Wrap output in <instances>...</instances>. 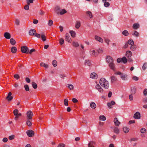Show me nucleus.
<instances>
[{
    "label": "nucleus",
    "instance_id": "1",
    "mask_svg": "<svg viewBox=\"0 0 147 147\" xmlns=\"http://www.w3.org/2000/svg\"><path fill=\"white\" fill-rule=\"evenodd\" d=\"M99 83L100 86L104 88L107 89L109 88V83L105 78H101L100 80Z\"/></svg>",
    "mask_w": 147,
    "mask_h": 147
},
{
    "label": "nucleus",
    "instance_id": "2",
    "mask_svg": "<svg viewBox=\"0 0 147 147\" xmlns=\"http://www.w3.org/2000/svg\"><path fill=\"white\" fill-rule=\"evenodd\" d=\"M21 51L23 53H28L29 49L26 46H22L21 47Z\"/></svg>",
    "mask_w": 147,
    "mask_h": 147
},
{
    "label": "nucleus",
    "instance_id": "3",
    "mask_svg": "<svg viewBox=\"0 0 147 147\" xmlns=\"http://www.w3.org/2000/svg\"><path fill=\"white\" fill-rule=\"evenodd\" d=\"M96 89L99 92L102 93L104 92L103 88L98 84H97L95 86Z\"/></svg>",
    "mask_w": 147,
    "mask_h": 147
},
{
    "label": "nucleus",
    "instance_id": "4",
    "mask_svg": "<svg viewBox=\"0 0 147 147\" xmlns=\"http://www.w3.org/2000/svg\"><path fill=\"white\" fill-rule=\"evenodd\" d=\"M106 60L107 62L108 63V64L114 62L113 59L110 56H107L106 58Z\"/></svg>",
    "mask_w": 147,
    "mask_h": 147
},
{
    "label": "nucleus",
    "instance_id": "5",
    "mask_svg": "<svg viewBox=\"0 0 147 147\" xmlns=\"http://www.w3.org/2000/svg\"><path fill=\"white\" fill-rule=\"evenodd\" d=\"M33 113L31 111H28L27 113V119H32Z\"/></svg>",
    "mask_w": 147,
    "mask_h": 147
},
{
    "label": "nucleus",
    "instance_id": "6",
    "mask_svg": "<svg viewBox=\"0 0 147 147\" xmlns=\"http://www.w3.org/2000/svg\"><path fill=\"white\" fill-rule=\"evenodd\" d=\"M26 134L29 137H32L34 135V132L32 130H30L27 131Z\"/></svg>",
    "mask_w": 147,
    "mask_h": 147
},
{
    "label": "nucleus",
    "instance_id": "7",
    "mask_svg": "<svg viewBox=\"0 0 147 147\" xmlns=\"http://www.w3.org/2000/svg\"><path fill=\"white\" fill-rule=\"evenodd\" d=\"M115 104V102L113 100H112L110 102H109L107 103V106L109 109H111L113 108L112 105Z\"/></svg>",
    "mask_w": 147,
    "mask_h": 147
},
{
    "label": "nucleus",
    "instance_id": "8",
    "mask_svg": "<svg viewBox=\"0 0 147 147\" xmlns=\"http://www.w3.org/2000/svg\"><path fill=\"white\" fill-rule=\"evenodd\" d=\"M110 68L113 71H115V65L113 62L111 63L108 64Z\"/></svg>",
    "mask_w": 147,
    "mask_h": 147
},
{
    "label": "nucleus",
    "instance_id": "9",
    "mask_svg": "<svg viewBox=\"0 0 147 147\" xmlns=\"http://www.w3.org/2000/svg\"><path fill=\"white\" fill-rule=\"evenodd\" d=\"M111 128L113 129V132L117 134H118L119 133L120 130L119 129L116 127H111Z\"/></svg>",
    "mask_w": 147,
    "mask_h": 147
},
{
    "label": "nucleus",
    "instance_id": "10",
    "mask_svg": "<svg viewBox=\"0 0 147 147\" xmlns=\"http://www.w3.org/2000/svg\"><path fill=\"white\" fill-rule=\"evenodd\" d=\"M94 38L95 40L98 41L99 42H100L101 43H102L103 42V39L98 36L96 35H95L94 37Z\"/></svg>",
    "mask_w": 147,
    "mask_h": 147
},
{
    "label": "nucleus",
    "instance_id": "11",
    "mask_svg": "<svg viewBox=\"0 0 147 147\" xmlns=\"http://www.w3.org/2000/svg\"><path fill=\"white\" fill-rule=\"evenodd\" d=\"M90 53L91 55L95 56L98 55L97 53L94 50H90Z\"/></svg>",
    "mask_w": 147,
    "mask_h": 147
},
{
    "label": "nucleus",
    "instance_id": "12",
    "mask_svg": "<svg viewBox=\"0 0 147 147\" xmlns=\"http://www.w3.org/2000/svg\"><path fill=\"white\" fill-rule=\"evenodd\" d=\"M127 75L125 74H123L120 76V77L122 80H127Z\"/></svg>",
    "mask_w": 147,
    "mask_h": 147
},
{
    "label": "nucleus",
    "instance_id": "13",
    "mask_svg": "<svg viewBox=\"0 0 147 147\" xmlns=\"http://www.w3.org/2000/svg\"><path fill=\"white\" fill-rule=\"evenodd\" d=\"M90 77L91 78L95 79L97 78V75L96 73L93 72L91 74Z\"/></svg>",
    "mask_w": 147,
    "mask_h": 147
},
{
    "label": "nucleus",
    "instance_id": "14",
    "mask_svg": "<svg viewBox=\"0 0 147 147\" xmlns=\"http://www.w3.org/2000/svg\"><path fill=\"white\" fill-rule=\"evenodd\" d=\"M134 117L136 119H140V114L138 112H136L134 115Z\"/></svg>",
    "mask_w": 147,
    "mask_h": 147
},
{
    "label": "nucleus",
    "instance_id": "15",
    "mask_svg": "<svg viewBox=\"0 0 147 147\" xmlns=\"http://www.w3.org/2000/svg\"><path fill=\"white\" fill-rule=\"evenodd\" d=\"M12 95V93L11 92H9L8 95L7 96V97L6 98L9 101H11L13 99V97L12 96H11V95Z\"/></svg>",
    "mask_w": 147,
    "mask_h": 147
},
{
    "label": "nucleus",
    "instance_id": "16",
    "mask_svg": "<svg viewBox=\"0 0 147 147\" xmlns=\"http://www.w3.org/2000/svg\"><path fill=\"white\" fill-rule=\"evenodd\" d=\"M36 32V30L35 29H32L29 31V35L32 36L35 35Z\"/></svg>",
    "mask_w": 147,
    "mask_h": 147
},
{
    "label": "nucleus",
    "instance_id": "17",
    "mask_svg": "<svg viewBox=\"0 0 147 147\" xmlns=\"http://www.w3.org/2000/svg\"><path fill=\"white\" fill-rule=\"evenodd\" d=\"M61 8L59 6H57L55 8V11L58 14H59V12L60 11Z\"/></svg>",
    "mask_w": 147,
    "mask_h": 147
},
{
    "label": "nucleus",
    "instance_id": "18",
    "mask_svg": "<svg viewBox=\"0 0 147 147\" xmlns=\"http://www.w3.org/2000/svg\"><path fill=\"white\" fill-rule=\"evenodd\" d=\"M4 37L7 39H9L11 38L10 34L7 32H5L4 34Z\"/></svg>",
    "mask_w": 147,
    "mask_h": 147
},
{
    "label": "nucleus",
    "instance_id": "19",
    "mask_svg": "<svg viewBox=\"0 0 147 147\" xmlns=\"http://www.w3.org/2000/svg\"><path fill=\"white\" fill-rule=\"evenodd\" d=\"M113 122L115 125L116 126H119L120 124V122L118 121L117 119V118H115L114 119Z\"/></svg>",
    "mask_w": 147,
    "mask_h": 147
},
{
    "label": "nucleus",
    "instance_id": "20",
    "mask_svg": "<svg viewBox=\"0 0 147 147\" xmlns=\"http://www.w3.org/2000/svg\"><path fill=\"white\" fill-rule=\"evenodd\" d=\"M131 94H134L136 93V88L135 86L131 87Z\"/></svg>",
    "mask_w": 147,
    "mask_h": 147
},
{
    "label": "nucleus",
    "instance_id": "21",
    "mask_svg": "<svg viewBox=\"0 0 147 147\" xmlns=\"http://www.w3.org/2000/svg\"><path fill=\"white\" fill-rule=\"evenodd\" d=\"M96 144V143L94 141L90 142L88 144V147H94V145Z\"/></svg>",
    "mask_w": 147,
    "mask_h": 147
},
{
    "label": "nucleus",
    "instance_id": "22",
    "mask_svg": "<svg viewBox=\"0 0 147 147\" xmlns=\"http://www.w3.org/2000/svg\"><path fill=\"white\" fill-rule=\"evenodd\" d=\"M71 38L68 33H66L65 35V40L68 42H70Z\"/></svg>",
    "mask_w": 147,
    "mask_h": 147
},
{
    "label": "nucleus",
    "instance_id": "23",
    "mask_svg": "<svg viewBox=\"0 0 147 147\" xmlns=\"http://www.w3.org/2000/svg\"><path fill=\"white\" fill-rule=\"evenodd\" d=\"M86 13L87 16H89L90 18H93V16L92 14L91 11H86Z\"/></svg>",
    "mask_w": 147,
    "mask_h": 147
},
{
    "label": "nucleus",
    "instance_id": "24",
    "mask_svg": "<svg viewBox=\"0 0 147 147\" xmlns=\"http://www.w3.org/2000/svg\"><path fill=\"white\" fill-rule=\"evenodd\" d=\"M132 55V53L130 51H128L126 52V56L129 58Z\"/></svg>",
    "mask_w": 147,
    "mask_h": 147
},
{
    "label": "nucleus",
    "instance_id": "25",
    "mask_svg": "<svg viewBox=\"0 0 147 147\" xmlns=\"http://www.w3.org/2000/svg\"><path fill=\"white\" fill-rule=\"evenodd\" d=\"M140 26V25L138 23H135L133 24V28L135 29H137Z\"/></svg>",
    "mask_w": 147,
    "mask_h": 147
},
{
    "label": "nucleus",
    "instance_id": "26",
    "mask_svg": "<svg viewBox=\"0 0 147 147\" xmlns=\"http://www.w3.org/2000/svg\"><path fill=\"white\" fill-rule=\"evenodd\" d=\"M90 105V107L92 109H95L96 107V105L94 102H91Z\"/></svg>",
    "mask_w": 147,
    "mask_h": 147
},
{
    "label": "nucleus",
    "instance_id": "27",
    "mask_svg": "<svg viewBox=\"0 0 147 147\" xmlns=\"http://www.w3.org/2000/svg\"><path fill=\"white\" fill-rule=\"evenodd\" d=\"M84 64L85 65L90 66L91 65V63L88 60H86L84 62Z\"/></svg>",
    "mask_w": 147,
    "mask_h": 147
},
{
    "label": "nucleus",
    "instance_id": "28",
    "mask_svg": "<svg viewBox=\"0 0 147 147\" xmlns=\"http://www.w3.org/2000/svg\"><path fill=\"white\" fill-rule=\"evenodd\" d=\"M11 51L12 53H15L17 51V48L16 47H13L11 48Z\"/></svg>",
    "mask_w": 147,
    "mask_h": 147
},
{
    "label": "nucleus",
    "instance_id": "29",
    "mask_svg": "<svg viewBox=\"0 0 147 147\" xmlns=\"http://www.w3.org/2000/svg\"><path fill=\"white\" fill-rule=\"evenodd\" d=\"M129 128L126 127H124L123 128V131L125 133H127L129 131Z\"/></svg>",
    "mask_w": 147,
    "mask_h": 147
},
{
    "label": "nucleus",
    "instance_id": "30",
    "mask_svg": "<svg viewBox=\"0 0 147 147\" xmlns=\"http://www.w3.org/2000/svg\"><path fill=\"white\" fill-rule=\"evenodd\" d=\"M67 11H66V10L65 9H61L60 10V11L59 12V14H60L61 15H63L66 13Z\"/></svg>",
    "mask_w": 147,
    "mask_h": 147
},
{
    "label": "nucleus",
    "instance_id": "31",
    "mask_svg": "<svg viewBox=\"0 0 147 147\" xmlns=\"http://www.w3.org/2000/svg\"><path fill=\"white\" fill-rule=\"evenodd\" d=\"M132 34L136 37H138L139 35V33L136 31H135L134 32L132 33Z\"/></svg>",
    "mask_w": 147,
    "mask_h": 147
},
{
    "label": "nucleus",
    "instance_id": "32",
    "mask_svg": "<svg viewBox=\"0 0 147 147\" xmlns=\"http://www.w3.org/2000/svg\"><path fill=\"white\" fill-rule=\"evenodd\" d=\"M122 34L123 35L125 36H128L129 34L128 31L126 30H125L123 31L122 32Z\"/></svg>",
    "mask_w": 147,
    "mask_h": 147
},
{
    "label": "nucleus",
    "instance_id": "33",
    "mask_svg": "<svg viewBox=\"0 0 147 147\" xmlns=\"http://www.w3.org/2000/svg\"><path fill=\"white\" fill-rule=\"evenodd\" d=\"M40 65L41 66L43 67L46 68H47L49 67L48 65L45 64L43 62H42L40 63Z\"/></svg>",
    "mask_w": 147,
    "mask_h": 147
},
{
    "label": "nucleus",
    "instance_id": "34",
    "mask_svg": "<svg viewBox=\"0 0 147 147\" xmlns=\"http://www.w3.org/2000/svg\"><path fill=\"white\" fill-rule=\"evenodd\" d=\"M127 43L130 45H134V42L131 39H130L128 40L127 42Z\"/></svg>",
    "mask_w": 147,
    "mask_h": 147
},
{
    "label": "nucleus",
    "instance_id": "35",
    "mask_svg": "<svg viewBox=\"0 0 147 147\" xmlns=\"http://www.w3.org/2000/svg\"><path fill=\"white\" fill-rule=\"evenodd\" d=\"M71 36L73 37H74L76 36V33L75 31L73 30H70L69 31Z\"/></svg>",
    "mask_w": 147,
    "mask_h": 147
},
{
    "label": "nucleus",
    "instance_id": "36",
    "mask_svg": "<svg viewBox=\"0 0 147 147\" xmlns=\"http://www.w3.org/2000/svg\"><path fill=\"white\" fill-rule=\"evenodd\" d=\"M81 25V23L80 22L78 21L76 22V26H75V27L77 29H78Z\"/></svg>",
    "mask_w": 147,
    "mask_h": 147
},
{
    "label": "nucleus",
    "instance_id": "37",
    "mask_svg": "<svg viewBox=\"0 0 147 147\" xmlns=\"http://www.w3.org/2000/svg\"><path fill=\"white\" fill-rule=\"evenodd\" d=\"M99 119L100 120H102L103 121H105L106 120V117L104 115H101L99 117Z\"/></svg>",
    "mask_w": 147,
    "mask_h": 147
},
{
    "label": "nucleus",
    "instance_id": "38",
    "mask_svg": "<svg viewBox=\"0 0 147 147\" xmlns=\"http://www.w3.org/2000/svg\"><path fill=\"white\" fill-rule=\"evenodd\" d=\"M32 86L35 89L37 88V84L34 82H32Z\"/></svg>",
    "mask_w": 147,
    "mask_h": 147
},
{
    "label": "nucleus",
    "instance_id": "39",
    "mask_svg": "<svg viewBox=\"0 0 147 147\" xmlns=\"http://www.w3.org/2000/svg\"><path fill=\"white\" fill-rule=\"evenodd\" d=\"M147 68V63H145L144 64L142 67V68L143 70L144 71Z\"/></svg>",
    "mask_w": 147,
    "mask_h": 147
},
{
    "label": "nucleus",
    "instance_id": "40",
    "mask_svg": "<svg viewBox=\"0 0 147 147\" xmlns=\"http://www.w3.org/2000/svg\"><path fill=\"white\" fill-rule=\"evenodd\" d=\"M30 119H27L26 122V124L28 126H30L32 125L31 121H30Z\"/></svg>",
    "mask_w": 147,
    "mask_h": 147
},
{
    "label": "nucleus",
    "instance_id": "41",
    "mask_svg": "<svg viewBox=\"0 0 147 147\" xmlns=\"http://www.w3.org/2000/svg\"><path fill=\"white\" fill-rule=\"evenodd\" d=\"M10 42L11 44L13 45H14L16 43V42L15 40L13 38H11L10 39Z\"/></svg>",
    "mask_w": 147,
    "mask_h": 147
},
{
    "label": "nucleus",
    "instance_id": "42",
    "mask_svg": "<svg viewBox=\"0 0 147 147\" xmlns=\"http://www.w3.org/2000/svg\"><path fill=\"white\" fill-rule=\"evenodd\" d=\"M41 37L43 41H45L46 40V36L44 34H41Z\"/></svg>",
    "mask_w": 147,
    "mask_h": 147
},
{
    "label": "nucleus",
    "instance_id": "43",
    "mask_svg": "<svg viewBox=\"0 0 147 147\" xmlns=\"http://www.w3.org/2000/svg\"><path fill=\"white\" fill-rule=\"evenodd\" d=\"M52 64L54 67H56L57 65V62L56 60H53L52 61Z\"/></svg>",
    "mask_w": 147,
    "mask_h": 147
},
{
    "label": "nucleus",
    "instance_id": "44",
    "mask_svg": "<svg viewBox=\"0 0 147 147\" xmlns=\"http://www.w3.org/2000/svg\"><path fill=\"white\" fill-rule=\"evenodd\" d=\"M111 82H113L117 80V78H116L114 76H112L111 77Z\"/></svg>",
    "mask_w": 147,
    "mask_h": 147
},
{
    "label": "nucleus",
    "instance_id": "45",
    "mask_svg": "<svg viewBox=\"0 0 147 147\" xmlns=\"http://www.w3.org/2000/svg\"><path fill=\"white\" fill-rule=\"evenodd\" d=\"M34 0H26V1L27 4L30 5V3H33Z\"/></svg>",
    "mask_w": 147,
    "mask_h": 147
},
{
    "label": "nucleus",
    "instance_id": "46",
    "mask_svg": "<svg viewBox=\"0 0 147 147\" xmlns=\"http://www.w3.org/2000/svg\"><path fill=\"white\" fill-rule=\"evenodd\" d=\"M122 61L124 63H126L127 62V59L126 57H123L122 58Z\"/></svg>",
    "mask_w": 147,
    "mask_h": 147
},
{
    "label": "nucleus",
    "instance_id": "47",
    "mask_svg": "<svg viewBox=\"0 0 147 147\" xmlns=\"http://www.w3.org/2000/svg\"><path fill=\"white\" fill-rule=\"evenodd\" d=\"M68 88L71 90H72L74 88V87L71 84H68L67 86Z\"/></svg>",
    "mask_w": 147,
    "mask_h": 147
},
{
    "label": "nucleus",
    "instance_id": "48",
    "mask_svg": "<svg viewBox=\"0 0 147 147\" xmlns=\"http://www.w3.org/2000/svg\"><path fill=\"white\" fill-rule=\"evenodd\" d=\"M24 88L26 91H28L29 90V87L28 85H25L24 86Z\"/></svg>",
    "mask_w": 147,
    "mask_h": 147
},
{
    "label": "nucleus",
    "instance_id": "49",
    "mask_svg": "<svg viewBox=\"0 0 147 147\" xmlns=\"http://www.w3.org/2000/svg\"><path fill=\"white\" fill-rule=\"evenodd\" d=\"M136 46L134 45H131L130 47V49L131 50H134L136 49Z\"/></svg>",
    "mask_w": 147,
    "mask_h": 147
},
{
    "label": "nucleus",
    "instance_id": "50",
    "mask_svg": "<svg viewBox=\"0 0 147 147\" xmlns=\"http://www.w3.org/2000/svg\"><path fill=\"white\" fill-rule=\"evenodd\" d=\"M73 45L75 47H78L79 46V45L77 42H73L72 43Z\"/></svg>",
    "mask_w": 147,
    "mask_h": 147
},
{
    "label": "nucleus",
    "instance_id": "51",
    "mask_svg": "<svg viewBox=\"0 0 147 147\" xmlns=\"http://www.w3.org/2000/svg\"><path fill=\"white\" fill-rule=\"evenodd\" d=\"M68 99L67 98L65 99L64 100V104L66 106H68Z\"/></svg>",
    "mask_w": 147,
    "mask_h": 147
},
{
    "label": "nucleus",
    "instance_id": "52",
    "mask_svg": "<svg viewBox=\"0 0 147 147\" xmlns=\"http://www.w3.org/2000/svg\"><path fill=\"white\" fill-rule=\"evenodd\" d=\"M59 43L60 45H62L64 42V40L63 38H61L59 40Z\"/></svg>",
    "mask_w": 147,
    "mask_h": 147
},
{
    "label": "nucleus",
    "instance_id": "53",
    "mask_svg": "<svg viewBox=\"0 0 147 147\" xmlns=\"http://www.w3.org/2000/svg\"><path fill=\"white\" fill-rule=\"evenodd\" d=\"M20 23V21L18 19H16L15 20V23L18 26L19 25Z\"/></svg>",
    "mask_w": 147,
    "mask_h": 147
},
{
    "label": "nucleus",
    "instance_id": "54",
    "mask_svg": "<svg viewBox=\"0 0 147 147\" xmlns=\"http://www.w3.org/2000/svg\"><path fill=\"white\" fill-rule=\"evenodd\" d=\"M104 3V6L106 7H109L110 5L109 3L107 2H105Z\"/></svg>",
    "mask_w": 147,
    "mask_h": 147
},
{
    "label": "nucleus",
    "instance_id": "55",
    "mask_svg": "<svg viewBox=\"0 0 147 147\" xmlns=\"http://www.w3.org/2000/svg\"><path fill=\"white\" fill-rule=\"evenodd\" d=\"M18 113V111L17 109H15L13 111V114L15 115H17Z\"/></svg>",
    "mask_w": 147,
    "mask_h": 147
},
{
    "label": "nucleus",
    "instance_id": "56",
    "mask_svg": "<svg viewBox=\"0 0 147 147\" xmlns=\"http://www.w3.org/2000/svg\"><path fill=\"white\" fill-rule=\"evenodd\" d=\"M29 5L28 4L25 5L24 7V9L26 10H28L29 9Z\"/></svg>",
    "mask_w": 147,
    "mask_h": 147
},
{
    "label": "nucleus",
    "instance_id": "57",
    "mask_svg": "<svg viewBox=\"0 0 147 147\" xmlns=\"http://www.w3.org/2000/svg\"><path fill=\"white\" fill-rule=\"evenodd\" d=\"M53 24V21L52 20H49L48 22V24L49 26H51Z\"/></svg>",
    "mask_w": 147,
    "mask_h": 147
},
{
    "label": "nucleus",
    "instance_id": "58",
    "mask_svg": "<svg viewBox=\"0 0 147 147\" xmlns=\"http://www.w3.org/2000/svg\"><path fill=\"white\" fill-rule=\"evenodd\" d=\"M59 76L60 78H61L63 79H64L65 77H66V76L65 74H60L59 75Z\"/></svg>",
    "mask_w": 147,
    "mask_h": 147
},
{
    "label": "nucleus",
    "instance_id": "59",
    "mask_svg": "<svg viewBox=\"0 0 147 147\" xmlns=\"http://www.w3.org/2000/svg\"><path fill=\"white\" fill-rule=\"evenodd\" d=\"M15 138V136L12 135L11 136H9V137L8 138L10 140H11L14 139Z\"/></svg>",
    "mask_w": 147,
    "mask_h": 147
},
{
    "label": "nucleus",
    "instance_id": "60",
    "mask_svg": "<svg viewBox=\"0 0 147 147\" xmlns=\"http://www.w3.org/2000/svg\"><path fill=\"white\" fill-rule=\"evenodd\" d=\"M105 42L108 45H109V42L110 41V40L109 39L107 38H105Z\"/></svg>",
    "mask_w": 147,
    "mask_h": 147
},
{
    "label": "nucleus",
    "instance_id": "61",
    "mask_svg": "<svg viewBox=\"0 0 147 147\" xmlns=\"http://www.w3.org/2000/svg\"><path fill=\"white\" fill-rule=\"evenodd\" d=\"M146 130L145 128H142L140 130V132L142 133H144L146 132Z\"/></svg>",
    "mask_w": 147,
    "mask_h": 147
},
{
    "label": "nucleus",
    "instance_id": "62",
    "mask_svg": "<svg viewBox=\"0 0 147 147\" xmlns=\"http://www.w3.org/2000/svg\"><path fill=\"white\" fill-rule=\"evenodd\" d=\"M143 94L144 95L146 96L147 95V89L146 88L143 91Z\"/></svg>",
    "mask_w": 147,
    "mask_h": 147
},
{
    "label": "nucleus",
    "instance_id": "63",
    "mask_svg": "<svg viewBox=\"0 0 147 147\" xmlns=\"http://www.w3.org/2000/svg\"><path fill=\"white\" fill-rule=\"evenodd\" d=\"M132 79L133 80L135 81H138L139 79L138 77L135 76H134L133 77Z\"/></svg>",
    "mask_w": 147,
    "mask_h": 147
},
{
    "label": "nucleus",
    "instance_id": "64",
    "mask_svg": "<svg viewBox=\"0 0 147 147\" xmlns=\"http://www.w3.org/2000/svg\"><path fill=\"white\" fill-rule=\"evenodd\" d=\"M65 145L63 143L60 144L58 146V147H64Z\"/></svg>",
    "mask_w": 147,
    "mask_h": 147
}]
</instances>
